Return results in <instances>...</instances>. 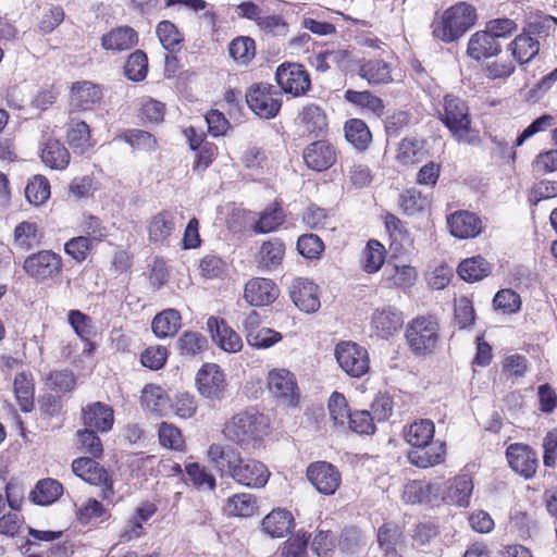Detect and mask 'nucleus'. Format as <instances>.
<instances>
[{
	"instance_id": "nucleus-1",
	"label": "nucleus",
	"mask_w": 557,
	"mask_h": 557,
	"mask_svg": "<svg viewBox=\"0 0 557 557\" xmlns=\"http://www.w3.org/2000/svg\"><path fill=\"white\" fill-rule=\"evenodd\" d=\"M207 458L221 475H226L247 487H263L270 478L265 465L256 459L244 458L240 451L230 444H211L207 450Z\"/></svg>"
},
{
	"instance_id": "nucleus-2",
	"label": "nucleus",
	"mask_w": 557,
	"mask_h": 557,
	"mask_svg": "<svg viewBox=\"0 0 557 557\" xmlns=\"http://www.w3.org/2000/svg\"><path fill=\"white\" fill-rule=\"evenodd\" d=\"M434 423L429 419L416 421L405 431L406 441L413 447L421 448L410 454L411 461L419 468H428L444 461L443 443H431L434 436Z\"/></svg>"
},
{
	"instance_id": "nucleus-3",
	"label": "nucleus",
	"mask_w": 557,
	"mask_h": 557,
	"mask_svg": "<svg viewBox=\"0 0 557 557\" xmlns=\"http://www.w3.org/2000/svg\"><path fill=\"white\" fill-rule=\"evenodd\" d=\"M268 430L269 421L262 413L246 410L227 420L222 432L226 440L243 449H248L261 442L267 436Z\"/></svg>"
},
{
	"instance_id": "nucleus-4",
	"label": "nucleus",
	"mask_w": 557,
	"mask_h": 557,
	"mask_svg": "<svg viewBox=\"0 0 557 557\" xmlns=\"http://www.w3.org/2000/svg\"><path fill=\"white\" fill-rule=\"evenodd\" d=\"M476 10L467 2H458L436 16L432 34L443 42H453L466 34L476 22Z\"/></svg>"
},
{
	"instance_id": "nucleus-5",
	"label": "nucleus",
	"mask_w": 557,
	"mask_h": 557,
	"mask_svg": "<svg viewBox=\"0 0 557 557\" xmlns=\"http://www.w3.org/2000/svg\"><path fill=\"white\" fill-rule=\"evenodd\" d=\"M441 121L459 144L470 146L481 144L480 132L471 126L469 107L461 98L454 95L444 97Z\"/></svg>"
},
{
	"instance_id": "nucleus-6",
	"label": "nucleus",
	"mask_w": 557,
	"mask_h": 557,
	"mask_svg": "<svg viewBox=\"0 0 557 557\" xmlns=\"http://www.w3.org/2000/svg\"><path fill=\"white\" fill-rule=\"evenodd\" d=\"M405 337L413 355H431L441 339L438 321L433 315L417 317L407 324Z\"/></svg>"
},
{
	"instance_id": "nucleus-7",
	"label": "nucleus",
	"mask_w": 557,
	"mask_h": 557,
	"mask_svg": "<svg viewBox=\"0 0 557 557\" xmlns=\"http://www.w3.org/2000/svg\"><path fill=\"white\" fill-rule=\"evenodd\" d=\"M267 389L280 406L295 408L300 393L296 376L287 369H272L267 375Z\"/></svg>"
},
{
	"instance_id": "nucleus-8",
	"label": "nucleus",
	"mask_w": 557,
	"mask_h": 557,
	"mask_svg": "<svg viewBox=\"0 0 557 557\" xmlns=\"http://www.w3.org/2000/svg\"><path fill=\"white\" fill-rule=\"evenodd\" d=\"M248 107L261 119H273L282 106L281 94L272 85L257 84L246 94Z\"/></svg>"
},
{
	"instance_id": "nucleus-9",
	"label": "nucleus",
	"mask_w": 557,
	"mask_h": 557,
	"mask_svg": "<svg viewBox=\"0 0 557 557\" xmlns=\"http://www.w3.org/2000/svg\"><path fill=\"white\" fill-rule=\"evenodd\" d=\"M335 358L342 370L352 377H360L370 369L368 350L357 343H338L335 347Z\"/></svg>"
},
{
	"instance_id": "nucleus-10",
	"label": "nucleus",
	"mask_w": 557,
	"mask_h": 557,
	"mask_svg": "<svg viewBox=\"0 0 557 557\" xmlns=\"http://www.w3.org/2000/svg\"><path fill=\"white\" fill-rule=\"evenodd\" d=\"M23 269L30 277L46 281L61 272L62 258L52 250H40L24 260Z\"/></svg>"
},
{
	"instance_id": "nucleus-11",
	"label": "nucleus",
	"mask_w": 557,
	"mask_h": 557,
	"mask_svg": "<svg viewBox=\"0 0 557 557\" xmlns=\"http://www.w3.org/2000/svg\"><path fill=\"white\" fill-rule=\"evenodd\" d=\"M275 78L284 92L295 97L305 95L311 86L308 72L298 63L281 64L276 70Z\"/></svg>"
},
{
	"instance_id": "nucleus-12",
	"label": "nucleus",
	"mask_w": 557,
	"mask_h": 557,
	"mask_svg": "<svg viewBox=\"0 0 557 557\" xmlns=\"http://www.w3.org/2000/svg\"><path fill=\"white\" fill-rule=\"evenodd\" d=\"M307 479L315 490L324 495H333L342 483L338 469L326 461H315L307 468Z\"/></svg>"
},
{
	"instance_id": "nucleus-13",
	"label": "nucleus",
	"mask_w": 557,
	"mask_h": 557,
	"mask_svg": "<svg viewBox=\"0 0 557 557\" xmlns=\"http://www.w3.org/2000/svg\"><path fill=\"white\" fill-rule=\"evenodd\" d=\"M73 472L82 480L92 485L102 486V496L108 498L113 494L112 481L107 471L91 458L81 457L72 462Z\"/></svg>"
},
{
	"instance_id": "nucleus-14",
	"label": "nucleus",
	"mask_w": 557,
	"mask_h": 557,
	"mask_svg": "<svg viewBox=\"0 0 557 557\" xmlns=\"http://www.w3.org/2000/svg\"><path fill=\"white\" fill-rule=\"evenodd\" d=\"M294 305L305 313H314L320 309L319 286L305 277L295 278L289 286Z\"/></svg>"
},
{
	"instance_id": "nucleus-15",
	"label": "nucleus",
	"mask_w": 557,
	"mask_h": 557,
	"mask_svg": "<svg viewBox=\"0 0 557 557\" xmlns=\"http://www.w3.org/2000/svg\"><path fill=\"white\" fill-rule=\"evenodd\" d=\"M447 226L450 234L460 239L474 238L479 236L483 230L482 219L470 211L459 210L447 216Z\"/></svg>"
},
{
	"instance_id": "nucleus-16",
	"label": "nucleus",
	"mask_w": 557,
	"mask_h": 557,
	"mask_svg": "<svg viewBox=\"0 0 557 557\" xmlns=\"http://www.w3.org/2000/svg\"><path fill=\"white\" fill-rule=\"evenodd\" d=\"M506 455L508 462L515 472L525 479H530L534 475L539 460L535 451H533L529 446L519 443L511 444L507 448Z\"/></svg>"
},
{
	"instance_id": "nucleus-17",
	"label": "nucleus",
	"mask_w": 557,
	"mask_h": 557,
	"mask_svg": "<svg viewBox=\"0 0 557 557\" xmlns=\"http://www.w3.org/2000/svg\"><path fill=\"white\" fill-rule=\"evenodd\" d=\"M371 324L377 336L388 338L401 329L403 313L396 307L388 305L376 308L372 314Z\"/></svg>"
},
{
	"instance_id": "nucleus-18",
	"label": "nucleus",
	"mask_w": 557,
	"mask_h": 557,
	"mask_svg": "<svg viewBox=\"0 0 557 557\" xmlns=\"http://www.w3.org/2000/svg\"><path fill=\"white\" fill-rule=\"evenodd\" d=\"M306 165L314 171H325L336 162L333 145L325 140H317L308 145L302 153Z\"/></svg>"
},
{
	"instance_id": "nucleus-19",
	"label": "nucleus",
	"mask_w": 557,
	"mask_h": 557,
	"mask_svg": "<svg viewBox=\"0 0 557 557\" xmlns=\"http://www.w3.org/2000/svg\"><path fill=\"white\" fill-rule=\"evenodd\" d=\"M207 329L213 343L224 351L237 352L242 349L243 342L240 336L224 320L210 317L207 321Z\"/></svg>"
},
{
	"instance_id": "nucleus-20",
	"label": "nucleus",
	"mask_w": 557,
	"mask_h": 557,
	"mask_svg": "<svg viewBox=\"0 0 557 557\" xmlns=\"http://www.w3.org/2000/svg\"><path fill=\"white\" fill-rule=\"evenodd\" d=\"M278 296V288L270 278H251L245 286V300L256 307L268 306Z\"/></svg>"
},
{
	"instance_id": "nucleus-21",
	"label": "nucleus",
	"mask_w": 557,
	"mask_h": 557,
	"mask_svg": "<svg viewBox=\"0 0 557 557\" xmlns=\"http://www.w3.org/2000/svg\"><path fill=\"white\" fill-rule=\"evenodd\" d=\"M198 391L205 397H214L225 387V375L216 363H205L196 376Z\"/></svg>"
},
{
	"instance_id": "nucleus-22",
	"label": "nucleus",
	"mask_w": 557,
	"mask_h": 557,
	"mask_svg": "<svg viewBox=\"0 0 557 557\" xmlns=\"http://www.w3.org/2000/svg\"><path fill=\"white\" fill-rule=\"evenodd\" d=\"M500 51V44L486 29L475 32L468 41L467 55L475 61L495 57Z\"/></svg>"
},
{
	"instance_id": "nucleus-23",
	"label": "nucleus",
	"mask_w": 557,
	"mask_h": 557,
	"mask_svg": "<svg viewBox=\"0 0 557 557\" xmlns=\"http://www.w3.org/2000/svg\"><path fill=\"white\" fill-rule=\"evenodd\" d=\"M102 97L99 86L91 82H77L71 89L70 104L75 110H91Z\"/></svg>"
},
{
	"instance_id": "nucleus-24",
	"label": "nucleus",
	"mask_w": 557,
	"mask_h": 557,
	"mask_svg": "<svg viewBox=\"0 0 557 557\" xmlns=\"http://www.w3.org/2000/svg\"><path fill=\"white\" fill-rule=\"evenodd\" d=\"M84 424L99 432H108L112 429L114 417L110 406L96 401L83 408Z\"/></svg>"
},
{
	"instance_id": "nucleus-25",
	"label": "nucleus",
	"mask_w": 557,
	"mask_h": 557,
	"mask_svg": "<svg viewBox=\"0 0 557 557\" xmlns=\"http://www.w3.org/2000/svg\"><path fill=\"white\" fill-rule=\"evenodd\" d=\"M257 497L250 493H238L228 497L222 510L227 517L251 518L258 511Z\"/></svg>"
},
{
	"instance_id": "nucleus-26",
	"label": "nucleus",
	"mask_w": 557,
	"mask_h": 557,
	"mask_svg": "<svg viewBox=\"0 0 557 557\" xmlns=\"http://www.w3.org/2000/svg\"><path fill=\"white\" fill-rule=\"evenodd\" d=\"M137 42V33L128 26L116 27L101 37L102 48L113 52L129 50Z\"/></svg>"
},
{
	"instance_id": "nucleus-27",
	"label": "nucleus",
	"mask_w": 557,
	"mask_h": 557,
	"mask_svg": "<svg viewBox=\"0 0 557 557\" xmlns=\"http://www.w3.org/2000/svg\"><path fill=\"white\" fill-rule=\"evenodd\" d=\"M508 50L519 64H527L540 51V41L529 33H522L508 45Z\"/></svg>"
},
{
	"instance_id": "nucleus-28",
	"label": "nucleus",
	"mask_w": 557,
	"mask_h": 557,
	"mask_svg": "<svg viewBox=\"0 0 557 557\" xmlns=\"http://www.w3.org/2000/svg\"><path fill=\"white\" fill-rule=\"evenodd\" d=\"M473 491V483L469 475L462 474L448 482L444 499L447 503L463 507L469 504Z\"/></svg>"
},
{
	"instance_id": "nucleus-29",
	"label": "nucleus",
	"mask_w": 557,
	"mask_h": 557,
	"mask_svg": "<svg viewBox=\"0 0 557 557\" xmlns=\"http://www.w3.org/2000/svg\"><path fill=\"white\" fill-rule=\"evenodd\" d=\"M298 120L304 129L310 134L320 135L327 126L324 110L315 103L304 106L298 114Z\"/></svg>"
},
{
	"instance_id": "nucleus-30",
	"label": "nucleus",
	"mask_w": 557,
	"mask_h": 557,
	"mask_svg": "<svg viewBox=\"0 0 557 557\" xmlns=\"http://www.w3.org/2000/svg\"><path fill=\"white\" fill-rule=\"evenodd\" d=\"M41 160L52 170H63L70 163V152L58 139L48 138L44 143Z\"/></svg>"
},
{
	"instance_id": "nucleus-31",
	"label": "nucleus",
	"mask_w": 557,
	"mask_h": 557,
	"mask_svg": "<svg viewBox=\"0 0 557 557\" xmlns=\"http://www.w3.org/2000/svg\"><path fill=\"white\" fill-rule=\"evenodd\" d=\"M63 494L62 484L54 479H42L29 494L30 500L40 506H48L57 502Z\"/></svg>"
},
{
	"instance_id": "nucleus-32",
	"label": "nucleus",
	"mask_w": 557,
	"mask_h": 557,
	"mask_svg": "<svg viewBox=\"0 0 557 557\" xmlns=\"http://www.w3.org/2000/svg\"><path fill=\"white\" fill-rule=\"evenodd\" d=\"M359 74L371 85L392 82V66L383 60H368L360 65Z\"/></svg>"
},
{
	"instance_id": "nucleus-33",
	"label": "nucleus",
	"mask_w": 557,
	"mask_h": 557,
	"mask_svg": "<svg viewBox=\"0 0 557 557\" xmlns=\"http://www.w3.org/2000/svg\"><path fill=\"white\" fill-rule=\"evenodd\" d=\"M174 215L169 211H162L152 216L149 226V239L163 244L175 230Z\"/></svg>"
},
{
	"instance_id": "nucleus-34",
	"label": "nucleus",
	"mask_w": 557,
	"mask_h": 557,
	"mask_svg": "<svg viewBox=\"0 0 557 557\" xmlns=\"http://www.w3.org/2000/svg\"><path fill=\"white\" fill-rule=\"evenodd\" d=\"M181 327V314L175 309H166L152 320L151 329L159 338L173 336Z\"/></svg>"
},
{
	"instance_id": "nucleus-35",
	"label": "nucleus",
	"mask_w": 557,
	"mask_h": 557,
	"mask_svg": "<svg viewBox=\"0 0 557 557\" xmlns=\"http://www.w3.org/2000/svg\"><path fill=\"white\" fill-rule=\"evenodd\" d=\"M491 273V264L481 256L468 258L458 265L459 276L467 282H478Z\"/></svg>"
},
{
	"instance_id": "nucleus-36",
	"label": "nucleus",
	"mask_w": 557,
	"mask_h": 557,
	"mask_svg": "<svg viewBox=\"0 0 557 557\" xmlns=\"http://www.w3.org/2000/svg\"><path fill=\"white\" fill-rule=\"evenodd\" d=\"M285 221V213L278 202L268 206L253 225V231L264 234L275 231Z\"/></svg>"
},
{
	"instance_id": "nucleus-37",
	"label": "nucleus",
	"mask_w": 557,
	"mask_h": 557,
	"mask_svg": "<svg viewBox=\"0 0 557 557\" xmlns=\"http://www.w3.org/2000/svg\"><path fill=\"white\" fill-rule=\"evenodd\" d=\"M141 403L146 409L160 416L166 414L170 408L169 397L163 388L157 385H146L144 387Z\"/></svg>"
},
{
	"instance_id": "nucleus-38",
	"label": "nucleus",
	"mask_w": 557,
	"mask_h": 557,
	"mask_svg": "<svg viewBox=\"0 0 557 557\" xmlns=\"http://www.w3.org/2000/svg\"><path fill=\"white\" fill-rule=\"evenodd\" d=\"M41 234L37 224L23 221L15 226L14 245L22 250H30L40 245Z\"/></svg>"
},
{
	"instance_id": "nucleus-39",
	"label": "nucleus",
	"mask_w": 557,
	"mask_h": 557,
	"mask_svg": "<svg viewBox=\"0 0 557 557\" xmlns=\"http://www.w3.org/2000/svg\"><path fill=\"white\" fill-rule=\"evenodd\" d=\"M14 394L24 412H29L34 407V383L29 374L21 372L14 379Z\"/></svg>"
},
{
	"instance_id": "nucleus-40",
	"label": "nucleus",
	"mask_w": 557,
	"mask_h": 557,
	"mask_svg": "<svg viewBox=\"0 0 557 557\" xmlns=\"http://www.w3.org/2000/svg\"><path fill=\"white\" fill-rule=\"evenodd\" d=\"M385 252V248L380 242L369 240L361 252L362 269L370 274L377 272L384 264Z\"/></svg>"
},
{
	"instance_id": "nucleus-41",
	"label": "nucleus",
	"mask_w": 557,
	"mask_h": 557,
	"mask_svg": "<svg viewBox=\"0 0 557 557\" xmlns=\"http://www.w3.org/2000/svg\"><path fill=\"white\" fill-rule=\"evenodd\" d=\"M285 255V246L278 238L264 242L259 250L260 265L265 269H273L281 264Z\"/></svg>"
},
{
	"instance_id": "nucleus-42",
	"label": "nucleus",
	"mask_w": 557,
	"mask_h": 557,
	"mask_svg": "<svg viewBox=\"0 0 557 557\" xmlns=\"http://www.w3.org/2000/svg\"><path fill=\"white\" fill-rule=\"evenodd\" d=\"M345 99L362 109H367L376 116H381L384 113V103L381 98L374 96L370 91H356V90H346Z\"/></svg>"
},
{
	"instance_id": "nucleus-43",
	"label": "nucleus",
	"mask_w": 557,
	"mask_h": 557,
	"mask_svg": "<svg viewBox=\"0 0 557 557\" xmlns=\"http://www.w3.org/2000/svg\"><path fill=\"white\" fill-rule=\"evenodd\" d=\"M345 137L357 149H366L372 138L368 125L359 119L346 122Z\"/></svg>"
},
{
	"instance_id": "nucleus-44",
	"label": "nucleus",
	"mask_w": 557,
	"mask_h": 557,
	"mask_svg": "<svg viewBox=\"0 0 557 557\" xmlns=\"http://www.w3.org/2000/svg\"><path fill=\"white\" fill-rule=\"evenodd\" d=\"M207 347V338L198 332L186 331L177 341V349L182 356H197L203 352Z\"/></svg>"
},
{
	"instance_id": "nucleus-45",
	"label": "nucleus",
	"mask_w": 557,
	"mask_h": 557,
	"mask_svg": "<svg viewBox=\"0 0 557 557\" xmlns=\"http://www.w3.org/2000/svg\"><path fill=\"white\" fill-rule=\"evenodd\" d=\"M228 52L237 63L247 65L256 54L255 40L247 36H239L231 41Z\"/></svg>"
},
{
	"instance_id": "nucleus-46",
	"label": "nucleus",
	"mask_w": 557,
	"mask_h": 557,
	"mask_svg": "<svg viewBox=\"0 0 557 557\" xmlns=\"http://www.w3.org/2000/svg\"><path fill=\"white\" fill-rule=\"evenodd\" d=\"M416 277L417 272L410 265H387L383 272L384 281L397 287L411 286Z\"/></svg>"
},
{
	"instance_id": "nucleus-47",
	"label": "nucleus",
	"mask_w": 557,
	"mask_h": 557,
	"mask_svg": "<svg viewBox=\"0 0 557 557\" xmlns=\"http://www.w3.org/2000/svg\"><path fill=\"white\" fill-rule=\"evenodd\" d=\"M25 197L29 203L39 206L50 197V183L42 175H35L25 187Z\"/></svg>"
},
{
	"instance_id": "nucleus-48",
	"label": "nucleus",
	"mask_w": 557,
	"mask_h": 557,
	"mask_svg": "<svg viewBox=\"0 0 557 557\" xmlns=\"http://www.w3.org/2000/svg\"><path fill=\"white\" fill-rule=\"evenodd\" d=\"M399 203L405 213L413 215L424 211L430 205V199L418 189L410 188L400 195Z\"/></svg>"
},
{
	"instance_id": "nucleus-49",
	"label": "nucleus",
	"mask_w": 557,
	"mask_h": 557,
	"mask_svg": "<svg viewBox=\"0 0 557 557\" xmlns=\"http://www.w3.org/2000/svg\"><path fill=\"white\" fill-rule=\"evenodd\" d=\"M67 141L71 147L85 151L92 146L90 129L87 123H72L67 129Z\"/></svg>"
},
{
	"instance_id": "nucleus-50",
	"label": "nucleus",
	"mask_w": 557,
	"mask_h": 557,
	"mask_svg": "<svg viewBox=\"0 0 557 557\" xmlns=\"http://www.w3.org/2000/svg\"><path fill=\"white\" fill-rule=\"evenodd\" d=\"M125 75L134 82L143 81L148 72V59L145 52L137 50L133 52L125 64Z\"/></svg>"
},
{
	"instance_id": "nucleus-51",
	"label": "nucleus",
	"mask_w": 557,
	"mask_h": 557,
	"mask_svg": "<svg viewBox=\"0 0 557 557\" xmlns=\"http://www.w3.org/2000/svg\"><path fill=\"white\" fill-rule=\"evenodd\" d=\"M117 138L143 151H153L157 147L156 138L150 133L141 129H128Z\"/></svg>"
},
{
	"instance_id": "nucleus-52",
	"label": "nucleus",
	"mask_w": 557,
	"mask_h": 557,
	"mask_svg": "<svg viewBox=\"0 0 557 557\" xmlns=\"http://www.w3.org/2000/svg\"><path fill=\"white\" fill-rule=\"evenodd\" d=\"M423 157L422 143L416 138H404L398 147L397 158L404 164H413Z\"/></svg>"
},
{
	"instance_id": "nucleus-53",
	"label": "nucleus",
	"mask_w": 557,
	"mask_h": 557,
	"mask_svg": "<svg viewBox=\"0 0 557 557\" xmlns=\"http://www.w3.org/2000/svg\"><path fill=\"white\" fill-rule=\"evenodd\" d=\"M247 343L258 349H267L282 339L281 333L269 329L260 327L247 334Z\"/></svg>"
},
{
	"instance_id": "nucleus-54",
	"label": "nucleus",
	"mask_w": 557,
	"mask_h": 557,
	"mask_svg": "<svg viewBox=\"0 0 557 557\" xmlns=\"http://www.w3.org/2000/svg\"><path fill=\"white\" fill-rule=\"evenodd\" d=\"M493 305L495 309L500 310L503 313L510 314L520 309L521 299L512 289H502L495 295Z\"/></svg>"
},
{
	"instance_id": "nucleus-55",
	"label": "nucleus",
	"mask_w": 557,
	"mask_h": 557,
	"mask_svg": "<svg viewBox=\"0 0 557 557\" xmlns=\"http://www.w3.org/2000/svg\"><path fill=\"white\" fill-rule=\"evenodd\" d=\"M327 407L335 424L344 425L347 422L350 411L343 394L334 392L329 399Z\"/></svg>"
},
{
	"instance_id": "nucleus-56",
	"label": "nucleus",
	"mask_w": 557,
	"mask_h": 557,
	"mask_svg": "<svg viewBox=\"0 0 557 557\" xmlns=\"http://www.w3.org/2000/svg\"><path fill=\"white\" fill-rule=\"evenodd\" d=\"M92 243L88 236H77L65 243L64 250L77 262H83L91 250Z\"/></svg>"
},
{
	"instance_id": "nucleus-57",
	"label": "nucleus",
	"mask_w": 557,
	"mask_h": 557,
	"mask_svg": "<svg viewBox=\"0 0 557 557\" xmlns=\"http://www.w3.org/2000/svg\"><path fill=\"white\" fill-rule=\"evenodd\" d=\"M157 35L161 45L166 50H174L182 41V35L176 26L170 21H162L158 24Z\"/></svg>"
},
{
	"instance_id": "nucleus-58",
	"label": "nucleus",
	"mask_w": 557,
	"mask_h": 557,
	"mask_svg": "<svg viewBox=\"0 0 557 557\" xmlns=\"http://www.w3.org/2000/svg\"><path fill=\"white\" fill-rule=\"evenodd\" d=\"M374 418L367 410L350 412L347 422L349 428L359 434H372L375 431Z\"/></svg>"
},
{
	"instance_id": "nucleus-59",
	"label": "nucleus",
	"mask_w": 557,
	"mask_h": 557,
	"mask_svg": "<svg viewBox=\"0 0 557 557\" xmlns=\"http://www.w3.org/2000/svg\"><path fill=\"white\" fill-rule=\"evenodd\" d=\"M555 125V117L550 114H543L535 119L516 139L515 146L520 147L523 143L536 135L545 132Z\"/></svg>"
},
{
	"instance_id": "nucleus-60",
	"label": "nucleus",
	"mask_w": 557,
	"mask_h": 557,
	"mask_svg": "<svg viewBox=\"0 0 557 557\" xmlns=\"http://www.w3.org/2000/svg\"><path fill=\"white\" fill-rule=\"evenodd\" d=\"M297 249L306 258H318L324 249L323 242L315 234H306L298 238Z\"/></svg>"
},
{
	"instance_id": "nucleus-61",
	"label": "nucleus",
	"mask_w": 557,
	"mask_h": 557,
	"mask_svg": "<svg viewBox=\"0 0 557 557\" xmlns=\"http://www.w3.org/2000/svg\"><path fill=\"white\" fill-rule=\"evenodd\" d=\"M69 323L82 339L88 341L94 334L91 319L78 310L69 312Z\"/></svg>"
},
{
	"instance_id": "nucleus-62",
	"label": "nucleus",
	"mask_w": 557,
	"mask_h": 557,
	"mask_svg": "<svg viewBox=\"0 0 557 557\" xmlns=\"http://www.w3.org/2000/svg\"><path fill=\"white\" fill-rule=\"evenodd\" d=\"M79 449L92 457H100L103 451L102 443L99 436L90 429L77 432Z\"/></svg>"
},
{
	"instance_id": "nucleus-63",
	"label": "nucleus",
	"mask_w": 557,
	"mask_h": 557,
	"mask_svg": "<svg viewBox=\"0 0 557 557\" xmlns=\"http://www.w3.org/2000/svg\"><path fill=\"white\" fill-rule=\"evenodd\" d=\"M159 440L162 446L175 450H180L184 444L181 431L166 422H162L159 426Z\"/></svg>"
},
{
	"instance_id": "nucleus-64",
	"label": "nucleus",
	"mask_w": 557,
	"mask_h": 557,
	"mask_svg": "<svg viewBox=\"0 0 557 557\" xmlns=\"http://www.w3.org/2000/svg\"><path fill=\"white\" fill-rule=\"evenodd\" d=\"M185 471L193 483L199 488H208L210 491L215 487V478L207 472L205 468H201L198 463H188L185 467Z\"/></svg>"
}]
</instances>
